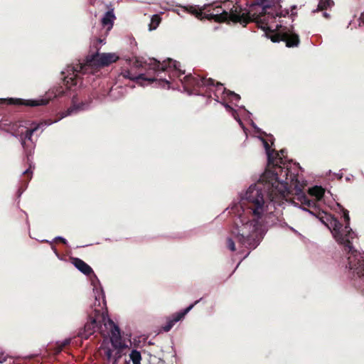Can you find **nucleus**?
<instances>
[{
    "instance_id": "1",
    "label": "nucleus",
    "mask_w": 364,
    "mask_h": 364,
    "mask_svg": "<svg viewBox=\"0 0 364 364\" xmlns=\"http://www.w3.org/2000/svg\"><path fill=\"white\" fill-rule=\"evenodd\" d=\"M258 139L263 144L268 164L272 165L273 169H267L257 183L242 191L238 203L231 208L236 218L230 230L232 237L227 239V247L232 252L238 250L242 253L243 247L255 249L259 245L264 218L274 212L276 204L287 201L290 188L295 190L296 198L301 205L309 208L316 207V203L321 200L325 193L323 188L316 186L309 189V195L315 199H309L302 191L306 183L299 180L296 173L298 164L286 162L284 150L274 153L264 139Z\"/></svg>"
},
{
    "instance_id": "2",
    "label": "nucleus",
    "mask_w": 364,
    "mask_h": 364,
    "mask_svg": "<svg viewBox=\"0 0 364 364\" xmlns=\"http://www.w3.org/2000/svg\"><path fill=\"white\" fill-rule=\"evenodd\" d=\"M119 56L114 53H97L91 57L87 58L85 63H77V64L68 66L67 68L68 75L64 77V86L56 87L50 89L45 97L33 100H22L19 98H10L8 100L11 104L22 105L30 107H38L47 105L50 100L53 98L68 95L70 91H75L80 87V79L77 74L82 73H95L98 68L108 66L112 63L116 62Z\"/></svg>"
},
{
    "instance_id": "3",
    "label": "nucleus",
    "mask_w": 364,
    "mask_h": 364,
    "mask_svg": "<svg viewBox=\"0 0 364 364\" xmlns=\"http://www.w3.org/2000/svg\"><path fill=\"white\" fill-rule=\"evenodd\" d=\"M186 10L198 18H207L217 22L232 21L246 24L250 19L246 10L232 1L223 2L217 5H204L202 7L190 6Z\"/></svg>"
},
{
    "instance_id": "4",
    "label": "nucleus",
    "mask_w": 364,
    "mask_h": 364,
    "mask_svg": "<svg viewBox=\"0 0 364 364\" xmlns=\"http://www.w3.org/2000/svg\"><path fill=\"white\" fill-rule=\"evenodd\" d=\"M149 70H152L156 75L154 77H146L145 74H140L138 76H132L130 72L128 70L124 71L122 75L123 77L132 80H136L141 85H144L142 81H147L148 82H156L157 85L163 88L170 89L172 87L171 80L174 77H179L181 75L184 74L179 67L180 63L172 59H167L166 60L160 63L156 59H150L148 63Z\"/></svg>"
},
{
    "instance_id": "5",
    "label": "nucleus",
    "mask_w": 364,
    "mask_h": 364,
    "mask_svg": "<svg viewBox=\"0 0 364 364\" xmlns=\"http://www.w3.org/2000/svg\"><path fill=\"white\" fill-rule=\"evenodd\" d=\"M183 81L181 80L183 85L184 89L188 90L189 87H206L205 92L210 95L213 94L215 100L219 102L221 100H225L228 90L223 87V84L217 82L215 84L214 80L211 78L205 79L199 77H193L191 75H186L183 78Z\"/></svg>"
},
{
    "instance_id": "6",
    "label": "nucleus",
    "mask_w": 364,
    "mask_h": 364,
    "mask_svg": "<svg viewBox=\"0 0 364 364\" xmlns=\"http://www.w3.org/2000/svg\"><path fill=\"white\" fill-rule=\"evenodd\" d=\"M87 107L88 105L84 103H82L80 105H74L69 109H68L67 111L62 112L61 116L59 119L55 121H51L50 119L46 120L44 122L38 123L34 127L27 129L24 136H21V145L23 148L25 149L27 156H28V155L31 154L33 150L34 149L35 144L34 142L32 141L31 137L35 132H36L39 129H43L47 126H49L55 122H57L61 119L68 115L75 113L78 110H84Z\"/></svg>"
},
{
    "instance_id": "7",
    "label": "nucleus",
    "mask_w": 364,
    "mask_h": 364,
    "mask_svg": "<svg viewBox=\"0 0 364 364\" xmlns=\"http://www.w3.org/2000/svg\"><path fill=\"white\" fill-rule=\"evenodd\" d=\"M198 302V301H196L194 304L188 306L183 311L178 312L173 315V316L168 320L166 324L162 327L163 330L166 332L169 331L173 326V325L180 320H181L185 316V315L187 314Z\"/></svg>"
},
{
    "instance_id": "8",
    "label": "nucleus",
    "mask_w": 364,
    "mask_h": 364,
    "mask_svg": "<svg viewBox=\"0 0 364 364\" xmlns=\"http://www.w3.org/2000/svg\"><path fill=\"white\" fill-rule=\"evenodd\" d=\"M107 324L111 328L110 343L112 346H119V343H122L120 332L118 326L110 320H107Z\"/></svg>"
},
{
    "instance_id": "9",
    "label": "nucleus",
    "mask_w": 364,
    "mask_h": 364,
    "mask_svg": "<svg viewBox=\"0 0 364 364\" xmlns=\"http://www.w3.org/2000/svg\"><path fill=\"white\" fill-rule=\"evenodd\" d=\"M93 292L95 298V306L100 308L99 309H95V311L97 313H100V310L103 309L106 304L105 295L102 289L100 287H95L93 288Z\"/></svg>"
},
{
    "instance_id": "10",
    "label": "nucleus",
    "mask_w": 364,
    "mask_h": 364,
    "mask_svg": "<svg viewBox=\"0 0 364 364\" xmlns=\"http://www.w3.org/2000/svg\"><path fill=\"white\" fill-rule=\"evenodd\" d=\"M282 40L286 42V46L287 47L297 46L299 43V36L291 31L283 33Z\"/></svg>"
},
{
    "instance_id": "11",
    "label": "nucleus",
    "mask_w": 364,
    "mask_h": 364,
    "mask_svg": "<svg viewBox=\"0 0 364 364\" xmlns=\"http://www.w3.org/2000/svg\"><path fill=\"white\" fill-rule=\"evenodd\" d=\"M75 267L83 274L88 275L92 273V268L84 261L79 258H74L73 261Z\"/></svg>"
},
{
    "instance_id": "12",
    "label": "nucleus",
    "mask_w": 364,
    "mask_h": 364,
    "mask_svg": "<svg viewBox=\"0 0 364 364\" xmlns=\"http://www.w3.org/2000/svg\"><path fill=\"white\" fill-rule=\"evenodd\" d=\"M115 19L114 14L112 11H108L105 13L102 18V24L103 26L107 27V30L109 31L113 26L114 20Z\"/></svg>"
},
{
    "instance_id": "13",
    "label": "nucleus",
    "mask_w": 364,
    "mask_h": 364,
    "mask_svg": "<svg viewBox=\"0 0 364 364\" xmlns=\"http://www.w3.org/2000/svg\"><path fill=\"white\" fill-rule=\"evenodd\" d=\"M101 350L106 357L107 360L109 362L112 363L114 348L112 346L111 343H109L104 341L101 346Z\"/></svg>"
},
{
    "instance_id": "14",
    "label": "nucleus",
    "mask_w": 364,
    "mask_h": 364,
    "mask_svg": "<svg viewBox=\"0 0 364 364\" xmlns=\"http://www.w3.org/2000/svg\"><path fill=\"white\" fill-rule=\"evenodd\" d=\"M97 328V318H91L90 321L85 325V327H84V331L85 333V337L87 338L88 336L92 335L95 331V329Z\"/></svg>"
},
{
    "instance_id": "15",
    "label": "nucleus",
    "mask_w": 364,
    "mask_h": 364,
    "mask_svg": "<svg viewBox=\"0 0 364 364\" xmlns=\"http://www.w3.org/2000/svg\"><path fill=\"white\" fill-rule=\"evenodd\" d=\"M114 348V355L112 364H117L119 358L122 357V350L125 347L122 343L119 346H112Z\"/></svg>"
},
{
    "instance_id": "16",
    "label": "nucleus",
    "mask_w": 364,
    "mask_h": 364,
    "mask_svg": "<svg viewBox=\"0 0 364 364\" xmlns=\"http://www.w3.org/2000/svg\"><path fill=\"white\" fill-rule=\"evenodd\" d=\"M129 358L133 364H141V355L139 351L132 350L129 354Z\"/></svg>"
},
{
    "instance_id": "17",
    "label": "nucleus",
    "mask_w": 364,
    "mask_h": 364,
    "mask_svg": "<svg viewBox=\"0 0 364 364\" xmlns=\"http://www.w3.org/2000/svg\"><path fill=\"white\" fill-rule=\"evenodd\" d=\"M160 22H161L160 16L157 14L153 15L151 18L150 23L149 25V30L150 31L155 30L159 26Z\"/></svg>"
},
{
    "instance_id": "18",
    "label": "nucleus",
    "mask_w": 364,
    "mask_h": 364,
    "mask_svg": "<svg viewBox=\"0 0 364 364\" xmlns=\"http://www.w3.org/2000/svg\"><path fill=\"white\" fill-rule=\"evenodd\" d=\"M222 104L227 109V110L232 112V115L233 116V117L239 122L240 125L244 129L242 123L240 119L239 118V114L237 113V112L235 109H233L228 104L225 102H222Z\"/></svg>"
},
{
    "instance_id": "19",
    "label": "nucleus",
    "mask_w": 364,
    "mask_h": 364,
    "mask_svg": "<svg viewBox=\"0 0 364 364\" xmlns=\"http://www.w3.org/2000/svg\"><path fill=\"white\" fill-rule=\"evenodd\" d=\"M333 4V1L332 0H320L318 5V9L319 10H323L332 6Z\"/></svg>"
},
{
    "instance_id": "20",
    "label": "nucleus",
    "mask_w": 364,
    "mask_h": 364,
    "mask_svg": "<svg viewBox=\"0 0 364 364\" xmlns=\"http://www.w3.org/2000/svg\"><path fill=\"white\" fill-rule=\"evenodd\" d=\"M240 99V97L239 95L228 90L227 92L226 99L225 100H229L231 102L234 103L238 102Z\"/></svg>"
},
{
    "instance_id": "21",
    "label": "nucleus",
    "mask_w": 364,
    "mask_h": 364,
    "mask_svg": "<svg viewBox=\"0 0 364 364\" xmlns=\"http://www.w3.org/2000/svg\"><path fill=\"white\" fill-rule=\"evenodd\" d=\"M267 14L269 15H271L273 18L277 16V17H281V16H285L286 15H287L289 14L288 11L287 10H280L279 11H276L275 13L274 12H272V11H267Z\"/></svg>"
},
{
    "instance_id": "22",
    "label": "nucleus",
    "mask_w": 364,
    "mask_h": 364,
    "mask_svg": "<svg viewBox=\"0 0 364 364\" xmlns=\"http://www.w3.org/2000/svg\"><path fill=\"white\" fill-rule=\"evenodd\" d=\"M257 5L262 7V10L266 13V9L269 8V4L266 0H257Z\"/></svg>"
},
{
    "instance_id": "23",
    "label": "nucleus",
    "mask_w": 364,
    "mask_h": 364,
    "mask_svg": "<svg viewBox=\"0 0 364 364\" xmlns=\"http://www.w3.org/2000/svg\"><path fill=\"white\" fill-rule=\"evenodd\" d=\"M119 87H112L111 88L110 90V92H109V95L112 97L114 98V99H117L118 97H119V96H117L115 94L117 91V90L119 89Z\"/></svg>"
},
{
    "instance_id": "24",
    "label": "nucleus",
    "mask_w": 364,
    "mask_h": 364,
    "mask_svg": "<svg viewBox=\"0 0 364 364\" xmlns=\"http://www.w3.org/2000/svg\"><path fill=\"white\" fill-rule=\"evenodd\" d=\"M31 166H30V167L28 169H26L25 171H23V174L28 175L30 178H31V175H32V171H31Z\"/></svg>"
},
{
    "instance_id": "25",
    "label": "nucleus",
    "mask_w": 364,
    "mask_h": 364,
    "mask_svg": "<svg viewBox=\"0 0 364 364\" xmlns=\"http://www.w3.org/2000/svg\"><path fill=\"white\" fill-rule=\"evenodd\" d=\"M55 240H60L62 241L64 244H66L67 243V241L65 238L62 237H56Z\"/></svg>"
},
{
    "instance_id": "26",
    "label": "nucleus",
    "mask_w": 364,
    "mask_h": 364,
    "mask_svg": "<svg viewBox=\"0 0 364 364\" xmlns=\"http://www.w3.org/2000/svg\"><path fill=\"white\" fill-rule=\"evenodd\" d=\"M69 343H70V339H65L63 341L62 346H65L69 344Z\"/></svg>"
},
{
    "instance_id": "27",
    "label": "nucleus",
    "mask_w": 364,
    "mask_h": 364,
    "mask_svg": "<svg viewBox=\"0 0 364 364\" xmlns=\"http://www.w3.org/2000/svg\"><path fill=\"white\" fill-rule=\"evenodd\" d=\"M271 39H272V41L273 42H277V41H279V37L274 36H272V38H271Z\"/></svg>"
},
{
    "instance_id": "28",
    "label": "nucleus",
    "mask_w": 364,
    "mask_h": 364,
    "mask_svg": "<svg viewBox=\"0 0 364 364\" xmlns=\"http://www.w3.org/2000/svg\"><path fill=\"white\" fill-rule=\"evenodd\" d=\"M156 361H157V359L156 358H154L153 359L151 360L149 364H157Z\"/></svg>"
},
{
    "instance_id": "29",
    "label": "nucleus",
    "mask_w": 364,
    "mask_h": 364,
    "mask_svg": "<svg viewBox=\"0 0 364 364\" xmlns=\"http://www.w3.org/2000/svg\"><path fill=\"white\" fill-rule=\"evenodd\" d=\"M302 210H305V211H308L309 213L313 214L312 211L307 210L306 208H303Z\"/></svg>"
},
{
    "instance_id": "30",
    "label": "nucleus",
    "mask_w": 364,
    "mask_h": 364,
    "mask_svg": "<svg viewBox=\"0 0 364 364\" xmlns=\"http://www.w3.org/2000/svg\"><path fill=\"white\" fill-rule=\"evenodd\" d=\"M5 360H6V359L4 358L0 357V363H4Z\"/></svg>"
},
{
    "instance_id": "31",
    "label": "nucleus",
    "mask_w": 364,
    "mask_h": 364,
    "mask_svg": "<svg viewBox=\"0 0 364 364\" xmlns=\"http://www.w3.org/2000/svg\"><path fill=\"white\" fill-rule=\"evenodd\" d=\"M323 16L326 17V18H328V14H327L326 12H324L323 14Z\"/></svg>"
},
{
    "instance_id": "32",
    "label": "nucleus",
    "mask_w": 364,
    "mask_h": 364,
    "mask_svg": "<svg viewBox=\"0 0 364 364\" xmlns=\"http://www.w3.org/2000/svg\"><path fill=\"white\" fill-rule=\"evenodd\" d=\"M362 17H364V14H362Z\"/></svg>"
}]
</instances>
